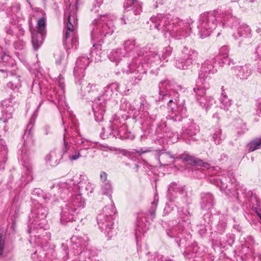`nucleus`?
Returning a JSON list of instances; mask_svg holds the SVG:
<instances>
[{"label":"nucleus","instance_id":"obj_1","mask_svg":"<svg viewBox=\"0 0 261 261\" xmlns=\"http://www.w3.org/2000/svg\"><path fill=\"white\" fill-rule=\"evenodd\" d=\"M153 27L158 30L167 32L176 39H182L190 34V24L187 21L178 18L171 19L170 16L158 14L150 19Z\"/></svg>","mask_w":261,"mask_h":261},{"label":"nucleus","instance_id":"obj_2","mask_svg":"<svg viewBox=\"0 0 261 261\" xmlns=\"http://www.w3.org/2000/svg\"><path fill=\"white\" fill-rule=\"evenodd\" d=\"M77 9L74 5H70L64 13V24L65 30V43L68 44L71 42V45L67 46L69 48L76 47L77 38L76 36V29L77 26V19L76 16Z\"/></svg>","mask_w":261,"mask_h":261},{"label":"nucleus","instance_id":"obj_3","mask_svg":"<svg viewBox=\"0 0 261 261\" xmlns=\"http://www.w3.org/2000/svg\"><path fill=\"white\" fill-rule=\"evenodd\" d=\"M220 17L221 11L218 10L204 12L201 15L198 29L201 38L209 36L216 28L218 30V35L220 34Z\"/></svg>","mask_w":261,"mask_h":261},{"label":"nucleus","instance_id":"obj_4","mask_svg":"<svg viewBox=\"0 0 261 261\" xmlns=\"http://www.w3.org/2000/svg\"><path fill=\"white\" fill-rule=\"evenodd\" d=\"M83 194L73 195L68 203L62 208L61 213V222L65 224L66 222L75 221V216L77 214V211L83 208L85 206V199L83 198Z\"/></svg>","mask_w":261,"mask_h":261},{"label":"nucleus","instance_id":"obj_5","mask_svg":"<svg viewBox=\"0 0 261 261\" xmlns=\"http://www.w3.org/2000/svg\"><path fill=\"white\" fill-rule=\"evenodd\" d=\"M119 87V85L117 83L107 85L103 89L102 95L94 102L92 109L96 121L100 122L103 119L106 111V103L101 102L100 101L110 99L114 92L118 91Z\"/></svg>","mask_w":261,"mask_h":261},{"label":"nucleus","instance_id":"obj_6","mask_svg":"<svg viewBox=\"0 0 261 261\" xmlns=\"http://www.w3.org/2000/svg\"><path fill=\"white\" fill-rule=\"evenodd\" d=\"M113 17V16L109 15H100L93 20L92 24L97 27L91 31L92 39H96L99 36L106 37L113 33L114 26L111 20Z\"/></svg>","mask_w":261,"mask_h":261},{"label":"nucleus","instance_id":"obj_7","mask_svg":"<svg viewBox=\"0 0 261 261\" xmlns=\"http://www.w3.org/2000/svg\"><path fill=\"white\" fill-rule=\"evenodd\" d=\"M115 213V207L114 203L106 206L102 209V211L97 216V222L99 228L102 231H104L105 233L109 237H112L115 234L114 230L113 222H112V216Z\"/></svg>","mask_w":261,"mask_h":261},{"label":"nucleus","instance_id":"obj_8","mask_svg":"<svg viewBox=\"0 0 261 261\" xmlns=\"http://www.w3.org/2000/svg\"><path fill=\"white\" fill-rule=\"evenodd\" d=\"M47 210L41 204H37L32 210L29 217V233H31L39 229H46L47 227L45 218Z\"/></svg>","mask_w":261,"mask_h":261},{"label":"nucleus","instance_id":"obj_9","mask_svg":"<svg viewBox=\"0 0 261 261\" xmlns=\"http://www.w3.org/2000/svg\"><path fill=\"white\" fill-rule=\"evenodd\" d=\"M65 133L63 135V145L62 148V152L63 154L67 153L68 158L70 162L76 161L82 156L86 157L87 153L84 151L89 149V147L81 148L76 149L72 146L70 135L66 132V129H64Z\"/></svg>","mask_w":261,"mask_h":261},{"label":"nucleus","instance_id":"obj_10","mask_svg":"<svg viewBox=\"0 0 261 261\" xmlns=\"http://www.w3.org/2000/svg\"><path fill=\"white\" fill-rule=\"evenodd\" d=\"M168 86L169 87L168 81H162L159 84V100L167 103L173 110L175 108L172 107V103L174 105L179 104V94L174 90H170Z\"/></svg>","mask_w":261,"mask_h":261},{"label":"nucleus","instance_id":"obj_11","mask_svg":"<svg viewBox=\"0 0 261 261\" xmlns=\"http://www.w3.org/2000/svg\"><path fill=\"white\" fill-rule=\"evenodd\" d=\"M182 56L176 60L175 66L180 70H187L192 65L198 56V52L188 47L184 46L181 50Z\"/></svg>","mask_w":261,"mask_h":261},{"label":"nucleus","instance_id":"obj_12","mask_svg":"<svg viewBox=\"0 0 261 261\" xmlns=\"http://www.w3.org/2000/svg\"><path fill=\"white\" fill-rule=\"evenodd\" d=\"M236 193L239 203L248 205L255 212H257L259 201L255 194L250 190L247 191L243 187H241L240 189H237Z\"/></svg>","mask_w":261,"mask_h":261},{"label":"nucleus","instance_id":"obj_13","mask_svg":"<svg viewBox=\"0 0 261 261\" xmlns=\"http://www.w3.org/2000/svg\"><path fill=\"white\" fill-rule=\"evenodd\" d=\"M88 241V238H79L73 236L71 238V242L73 244L72 248L76 249V253L79 254V261H88L90 259L89 251L86 249L85 250L86 243Z\"/></svg>","mask_w":261,"mask_h":261},{"label":"nucleus","instance_id":"obj_14","mask_svg":"<svg viewBox=\"0 0 261 261\" xmlns=\"http://www.w3.org/2000/svg\"><path fill=\"white\" fill-rule=\"evenodd\" d=\"M186 192L184 187L178 186L174 182L170 184L167 194V198L170 201L178 204L184 202L186 200Z\"/></svg>","mask_w":261,"mask_h":261},{"label":"nucleus","instance_id":"obj_15","mask_svg":"<svg viewBox=\"0 0 261 261\" xmlns=\"http://www.w3.org/2000/svg\"><path fill=\"white\" fill-rule=\"evenodd\" d=\"M72 181L69 180L67 181H60L57 183H54L50 187V192L48 193V197L47 195H46L44 197V199L48 198L49 200L53 201L56 200V198H54L51 196V194H53L54 196H59L62 194H66L70 191L71 188Z\"/></svg>","mask_w":261,"mask_h":261},{"label":"nucleus","instance_id":"obj_16","mask_svg":"<svg viewBox=\"0 0 261 261\" xmlns=\"http://www.w3.org/2000/svg\"><path fill=\"white\" fill-rule=\"evenodd\" d=\"M37 25L38 32H35L34 31L32 34V43L34 49L36 50L41 45L43 40V36L46 32L45 18L42 17L39 19L37 21Z\"/></svg>","mask_w":261,"mask_h":261},{"label":"nucleus","instance_id":"obj_17","mask_svg":"<svg viewBox=\"0 0 261 261\" xmlns=\"http://www.w3.org/2000/svg\"><path fill=\"white\" fill-rule=\"evenodd\" d=\"M185 228L184 225L179 223L176 226L167 231V233L171 238H176V242L178 246H180L182 241L186 242L191 237L190 233H187Z\"/></svg>","mask_w":261,"mask_h":261},{"label":"nucleus","instance_id":"obj_18","mask_svg":"<svg viewBox=\"0 0 261 261\" xmlns=\"http://www.w3.org/2000/svg\"><path fill=\"white\" fill-rule=\"evenodd\" d=\"M216 60L215 58L206 60L202 64L199 72V77L203 80L210 77L211 74H213L217 71L215 64Z\"/></svg>","mask_w":261,"mask_h":261},{"label":"nucleus","instance_id":"obj_19","mask_svg":"<svg viewBox=\"0 0 261 261\" xmlns=\"http://www.w3.org/2000/svg\"><path fill=\"white\" fill-rule=\"evenodd\" d=\"M240 24L239 19L232 15L230 12H221L220 26L223 29L229 28L231 30H236Z\"/></svg>","mask_w":261,"mask_h":261},{"label":"nucleus","instance_id":"obj_20","mask_svg":"<svg viewBox=\"0 0 261 261\" xmlns=\"http://www.w3.org/2000/svg\"><path fill=\"white\" fill-rule=\"evenodd\" d=\"M172 51V48L168 46L164 48L162 50V56L158 55L156 51H150L148 54V61L150 60V63H154L159 64L161 60L167 61L168 58L171 56Z\"/></svg>","mask_w":261,"mask_h":261},{"label":"nucleus","instance_id":"obj_21","mask_svg":"<svg viewBox=\"0 0 261 261\" xmlns=\"http://www.w3.org/2000/svg\"><path fill=\"white\" fill-rule=\"evenodd\" d=\"M14 101L12 97H10L2 101L1 103V109L2 113V117L5 122L7 120L12 118L14 111L13 105Z\"/></svg>","mask_w":261,"mask_h":261},{"label":"nucleus","instance_id":"obj_22","mask_svg":"<svg viewBox=\"0 0 261 261\" xmlns=\"http://www.w3.org/2000/svg\"><path fill=\"white\" fill-rule=\"evenodd\" d=\"M146 221L147 217L146 214L143 212H139L137 218V227L135 232L137 242L139 238H141L142 235L143 236L146 230Z\"/></svg>","mask_w":261,"mask_h":261},{"label":"nucleus","instance_id":"obj_23","mask_svg":"<svg viewBox=\"0 0 261 261\" xmlns=\"http://www.w3.org/2000/svg\"><path fill=\"white\" fill-rule=\"evenodd\" d=\"M89 58L87 57H79L76 60V65L73 71L74 76L79 79L83 77L84 71L89 65Z\"/></svg>","mask_w":261,"mask_h":261},{"label":"nucleus","instance_id":"obj_24","mask_svg":"<svg viewBox=\"0 0 261 261\" xmlns=\"http://www.w3.org/2000/svg\"><path fill=\"white\" fill-rule=\"evenodd\" d=\"M234 74L240 80H247L252 73V69L250 64L243 66H236L233 68Z\"/></svg>","mask_w":261,"mask_h":261},{"label":"nucleus","instance_id":"obj_25","mask_svg":"<svg viewBox=\"0 0 261 261\" xmlns=\"http://www.w3.org/2000/svg\"><path fill=\"white\" fill-rule=\"evenodd\" d=\"M57 82L60 88V90L59 91L54 92L55 97L56 99H57L59 101V103L60 105L63 106V103H65V84H64V77L61 75L60 74L58 78L57 79Z\"/></svg>","mask_w":261,"mask_h":261},{"label":"nucleus","instance_id":"obj_26","mask_svg":"<svg viewBox=\"0 0 261 261\" xmlns=\"http://www.w3.org/2000/svg\"><path fill=\"white\" fill-rule=\"evenodd\" d=\"M236 30L237 33H233L232 35L235 39H238L239 38H246L251 36V30L246 24H239Z\"/></svg>","mask_w":261,"mask_h":261},{"label":"nucleus","instance_id":"obj_27","mask_svg":"<svg viewBox=\"0 0 261 261\" xmlns=\"http://www.w3.org/2000/svg\"><path fill=\"white\" fill-rule=\"evenodd\" d=\"M156 158L158 159L161 166H166L172 162L174 158L169 152H165L163 150L157 151Z\"/></svg>","mask_w":261,"mask_h":261},{"label":"nucleus","instance_id":"obj_28","mask_svg":"<svg viewBox=\"0 0 261 261\" xmlns=\"http://www.w3.org/2000/svg\"><path fill=\"white\" fill-rule=\"evenodd\" d=\"M214 204L213 196L209 193L201 194V207L202 209L208 210L212 208Z\"/></svg>","mask_w":261,"mask_h":261},{"label":"nucleus","instance_id":"obj_29","mask_svg":"<svg viewBox=\"0 0 261 261\" xmlns=\"http://www.w3.org/2000/svg\"><path fill=\"white\" fill-rule=\"evenodd\" d=\"M10 81L7 87L13 91L18 90L21 86L20 76L15 74H9Z\"/></svg>","mask_w":261,"mask_h":261},{"label":"nucleus","instance_id":"obj_30","mask_svg":"<svg viewBox=\"0 0 261 261\" xmlns=\"http://www.w3.org/2000/svg\"><path fill=\"white\" fill-rule=\"evenodd\" d=\"M125 56V53L123 52L122 49H113L108 55L109 60L117 65L122 57Z\"/></svg>","mask_w":261,"mask_h":261},{"label":"nucleus","instance_id":"obj_31","mask_svg":"<svg viewBox=\"0 0 261 261\" xmlns=\"http://www.w3.org/2000/svg\"><path fill=\"white\" fill-rule=\"evenodd\" d=\"M122 71L128 75V78L132 84L135 85L137 83V81L141 80V79L139 77L138 72L131 68L130 64L127 66V68H123Z\"/></svg>","mask_w":261,"mask_h":261},{"label":"nucleus","instance_id":"obj_32","mask_svg":"<svg viewBox=\"0 0 261 261\" xmlns=\"http://www.w3.org/2000/svg\"><path fill=\"white\" fill-rule=\"evenodd\" d=\"M220 108L225 111H228L232 105L231 100L229 99L225 92L224 87H221V95L220 97Z\"/></svg>","mask_w":261,"mask_h":261},{"label":"nucleus","instance_id":"obj_33","mask_svg":"<svg viewBox=\"0 0 261 261\" xmlns=\"http://www.w3.org/2000/svg\"><path fill=\"white\" fill-rule=\"evenodd\" d=\"M117 127L115 125H113L111 122H110L109 127L107 128H104L103 129V135L105 137H108L110 136H113V137H117L120 136V138L122 137L120 134V131L117 130Z\"/></svg>","mask_w":261,"mask_h":261},{"label":"nucleus","instance_id":"obj_34","mask_svg":"<svg viewBox=\"0 0 261 261\" xmlns=\"http://www.w3.org/2000/svg\"><path fill=\"white\" fill-rule=\"evenodd\" d=\"M22 165L25 168L26 174L28 176H30V179H32V166L28 158V154L27 153L23 152V150H22V158L21 159Z\"/></svg>","mask_w":261,"mask_h":261},{"label":"nucleus","instance_id":"obj_35","mask_svg":"<svg viewBox=\"0 0 261 261\" xmlns=\"http://www.w3.org/2000/svg\"><path fill=\"white\" fill-rule=\"evenodd\" d=\"M193 91L195 93L197 101L199 103L200 106H205V103L203 101L202 97L206 96V90L203 87L197 86L196 88L193 89Z\"/></svg>","mask_w":261,"mask_h":261},{"label":"nucleus","instance_id":"obj_36","mask_svg":"<svg viewBox=\"0 0 261 261\" xmlns=\"http://www.w3.org/2000/svg\"><path fill=\"white\" fill-rule=\"evenodd\" d=\"M229 48L227 46H223L221 47L219 50V54L223 59L224 61H222L221 64L222 66L226 64L228 66L230 65L231 60L230 59L228 58V56Z\"/></svg>","mask_w":261,"mask_h":261},{"label":"nucleus","instance_id":"obj_37","mask_svg":"<svg viewBox=\"0 0 261 261\" xmlns=\"http://www.w3.org/2000/svg\"><path fill=\"white\" fill-rule=\"evenodd\" d=\"M82 94L83 96H86L96 91V86L90 83L83 84L81 88Z\"/></svg>","mask_w":261,"mask_h":261},{"label":"nucleus","instance_id":"obj_38","mask_svg":"<svg viewBox=\"0 0 261 261\" xmlns=\"http://www.w3.org/2000/svg\"><path fill=\"white\" fill-rule=\"evenodd\" d=\"M261 147V138H256L251 141L247 145L249 152L253 151Z\"/></svg>","mask_w":261,"mask_h":261},{"label":"nucleus","instance_id":"obj_39","mask_svg":"<svg viewBox=\"0 0 261 261\" xmlns=\"http://www.w3.org/2000/svg\"><path fill=\"white\" fill-rule=\"evenodd\" d=\"M101 192L102 194L108 196L111 200L112 186L110 181H107L101 184Z\"/></svg>","mask_w":261,"mask_h":261},{"label":"nucleus","instance_id":"obj_40","mask_svg":"<svg viewBox=\"0 0 261 261\" xmlns=\"http://www.w3.org/2000/svg\"><path fill=\"white\" fill-rule=\"evenodd\" d=\"M59 157L55 151H51L46 156L45 160L47 163H49L51 165H54L58 163Z\"/></svg>","mask_w":261,"mask_h":261},{"label":"nucleus","instance_id":"obj_41","mask_svg":"<svg viewBox=\"0 0 261 261\" xmlns=\"http://www.w3.org/2000/svg\"><path fill=\"white\" fill-rule=\"evenodd\" d=\"M135 45V40L128 39L125 41L123 44L124 50H125L123 52L125 53L126 55L127 52L134 50L136 48Z\"/></svg>","mask_w":261,"mask_h":261},{"label":"nucleus","instance_id":"obj_42","mask_svg":"<svg viewBox=\"0 0 261 261\" xmlns=\"http://www.w3.org/2000/svg\"><path fill=\"white\" fill-rule=\"evenodd\" d=\"M224 136L222 135L221 130L220 128H217L215 132L213 134V139L215 144L219 145L221 141L224 139Z\"/></svg>","mask_w":261,"mask_h":261},{"label":"nucleus","instance_id":"obj_43","mask_svg":"<svg viewBox=\"0 0 261 261\" xmlns=\"http://www.w3.org/2000/svg\"><path fill=\"white\" fill-rule=\"evenodd\" d=\"M203 101L205 103V106H200L201 107L204 108L205 110H208L214 102V99L211 96H205L202 97Z\"/></svg>","mask_w":261,"mask_h":261},{"label":"nucleus","instance_id":"obj_44","mask_svg":"<svg viewBox=\"0 0 261 261\" xmlns=\"http://www.w3.org/2000/svg\"><path fill=\"white\" fill-rule=\"evenodd\" d=\"M256 56L259 59V61L257 64V71L261 73V44L259 45L256 48L255 52Z\"/></svg>","mask_w":261,"mask_h":261},{"label":"nucleus","instance_id":"obj_45","mask_svg":"<svg viewBox=\"0 0 261 261\" xmlns=\"http://www.w3.org/2000/svg\"><path fill=\"white\" fill-rule=\"evenodd\" d=\"M158 197L155 195L154 198V200L151 202V206L149 210V213L152 216V218L155 217V212L158 205Z\"/></svg>","mask_w":261,"mask_h":261},{"label":"nucleus","instance_id":"obj_46","mask_svg":"<svg viewBox=\"0 0 261 261\" xmlns=\"http://www.w3.org/2000/svg\"><path fill=\"white\" fill-rule=\"evenodd\" d=\"M214 180L216 182V185L220 187L221 190H225L227 187V185L225 182L222 180V179L219 178H214Z\"/></svg>","mask_w":261,"mask_h":261},{"label":"nucleus","instance_id":"obj_47","mask_svg":"<svg viewBox=\"0 0 261 261\" xmlns=\"http://www.w3.org/2000/svg\"><path fill=\"white\" fill-rule=\"evenodd\" d=\"M6 252L5 248V241L3 236L0 234V256H6Z\"/></svg>","mask_w":261,"mask_h":261},{"label":"nucleus","instance_id":"obj_48","mask_svg":"<svg viewBox=\"0 0 261 261\" xmlns=\"http://www.w3.org/2000/svg\"><path fill=\"white\" fill-rule=\"evenodd\" d=\"M168 131V128L167 127L166 122L165 121L162 122L159 125H158L156 133L160 134L162 132H167Z\"/></svg>","mask_w":261,"mask_h":261},{"label":"nucleus","instance_id":"obj_49","mask_svg":"<svg viewBox=\"0 0 261 261\" xmlns=\"http://www.w3.org/2000/svg\"><path fill=\"white\" fill-rule=\"evenodd\" d=\"M191 127H194V131L193 132H191V130H187L185 133L191 137L192 139L193 140H196L197 139L194 137V136L199 132V127L196 126H191Z\"/></svg>","mask_w":261,"mask_h":261},{"label":"nucleus","instance_id":"obj_50","mask_svg":"<svg viewBox=\"0 0 261 261\" xmlns=\"http://www.w3.org/2000/svg\"><path fill=\"white\" fill-rule=\"evenodd\" d=\"M32 194L33 196L32 198H35L36 196L40 197L42 195V191L39 188H36L33 190L32 192Z\"/></svg>","mask_w":261,"mask_h":261},{"label":"nucleus","instance_id":"obj_51","mask_svg":"<svg viewBox=\"0 0 261 261\" xmlns=\"http://www.w3.org/2000/svg\"><path fill=\"white\" fill-rule=\"evenodd\" d=\"M56 59V64L59 65L61 64L62 60L64 59V56L61 53H59L58 54L55 55Z\"/></svg>","mask_w":261,"mask_h":261},{"label":"nucleus","instance_id":"obj_52","mask_svg":"<svg viewBox=\"0 0 261 261\" xmlns=\"http://www.w3.org/2000/svg\"><path fill=\"white\" fill-rule=\"evenodd\" d=\"M108 174L106 172L104 171H101L100 174V179L101 184H103L104 182H106L107 181H110L107 179Z\"/></svg>","mask_w":261,"mask_h":261},{"label":"nucleus","instance_id":"obj_53","mask_svg":"<svg viewBox=\"0 0 261 261\" xmlns=\"http://www.w3.org/2000/svg\"><path fill=\"white\" fill-rule=\"evenodd\" d=\"M180 159L184 161H192V156L187 153H184L180 156Z\"/></svg>","mask_w":261,"mask_h":261},{"label":"nucleus","instance_id":"obj_54","mask_svg":"<svg viewBox=\"0 0 261 261\" xmlns=\"http://www.w3.org/2000/svg\"><path fill=\"white\" fill-rule=\"evenodd\" d=\"M134 4V3L132 0H125L124 8L125 9H129L132 7Z\"/></svg>","mask_w":261,"mask_h":261},{"label":"nucleus","instance_id":"obj_55","mask_svg":"<svg viewBox=\"0 0 261 261\" xmlns=\"http://www.w3.org/2000/svg\"><path fill=\"white\" fill-rule=\"evenodd\" d=\"M102 0H99V2H97L96 5H93V7L91 9V11H92L94 12H96L98 11L99 8L101 4L102 3Z\"/></svg>","mask_w":261,"mask_h":261},{"label":"nucleus","instance_id":"obj_56","mask_svg":"<svg viewBox=\"0 0 261 261\" xmlns=\"http://www.w3.org/2000/svg\"><path fill=\"white\" fill-rule=\"evenodd\" d=\"M32 120H31V121L30 122V123L28 124V128H29L30 127V130L29 131L28 130H26L24 133V136H23V138H25L27 136H29L30 134H31V129L32 127Z\"/></svg>","mask_w":261,"mask_h":261},{"label":"nucleus","instance_id":"obj_57","mask_svg":"<svg viewBox=\"0 0 261 261\" xmlns=\"http://www.w3.org/2000/svg\"><path fill=\"white\" fill-rule=\"evenodd\" d=\"M247 130V128H246V126L245 125H243V126H242V127L241 128V129H238L237 130V135H238V136H241V135H243Z\"/></svg>","mask_w":261,"mask_h":261},{"label":"nucleus","instance_id":"obj_58","mask_svg":"<svg viewBox=\"0 0 261 261\" xmlns=\"http://www.w3.org/2000/svg\"><path fill=\"white\" fill-rule=\"evenodd\" d=\"M86 190H90V193H92L93 191V189L91 187V185L89 183L86 185Z\"/></svg>","mask_w":261,"mask_h":261},{"label":"nucleus","instance_id":"obj_59","mask_svg":"<svg viewBox=\"0 0 261 261\" xmlns=\"http://www.w3.org/2000/svg\"><path fill=\"white\" fill-rule=\"evenodd\" d=\"M2 147H3V154H5L7 152L6 147L2 144H0V148Z\"/></svg>","mask_w":261,"mask_h":261},{"label":"nucleus","instance_id":"obj_60","mask_svg":"<svg viewBox=\"0 0 261 261\" xmlns=\"http://www.w3.org/2000/svg\"><path fill=\"white\" fill-rule=\"evenodd\" d=\"M147 137L145 134H144L143 135H141L140 137V140L141 141H145Z\"/></svg>","mask_w":261,"mask_h":261},{"label":"nucleus","instance_id":"obj_61","mask_svg":"<svg viewBox=\"0 0 261 261\" xmlns=\"http://www.w3.org/2000/svg\"><path fill=\"white\" fill-rule=\"evenodd\" d=\"M4 134H5L4 131L0 129V142L2 141V140L3 139L2 137L4 136Z\"/></svg>","mask_w":261,"mask_h":261},{"label":"nucleus","instance_id":"obj_62","mask_svg":"<svg viewBox=\"0 0 261 261\" xmlns=\"http://www.w3.org/2000/svg\"><path fill=\"white\" fill-rule=\"evenodd\" d=\"M257 110L259 111V114L261 115V103H259L257 106Z\"/></svg>","mask_w":261,"mask_h":261},{"label":"nucleus","instance_id":"obj_63","mask_svg":"<svg viewBox=\"0 0 261 261\" xmlns=\"http://www.w3.org/2000/svg\"><path fill=\"white\" fill-rule=\"evenodd\" d=\"M256 32L258 34H261V28L257 27L256 29Z\"/></svg>","mask_w":261,"mask_h":261},{"label":"nucleus","instance_id":"obj_64","mask_svg":"<svg viewBox=\"0 0 261 261\" xmlns=\"http://www.w3.org/2000/svg\"><path fill=\"white\" fill-rule=\"evenodd\" d=\"M146 151H147L146 150L143 151L142 149L140 150H137L136 151V152L138 153H139L140 154H141L142 153H145Z\"/></svg>","mask_w":261,"mask_h":261}]
</instances>
